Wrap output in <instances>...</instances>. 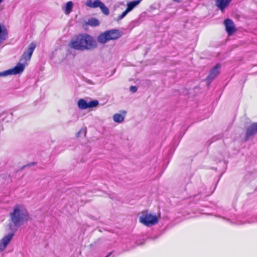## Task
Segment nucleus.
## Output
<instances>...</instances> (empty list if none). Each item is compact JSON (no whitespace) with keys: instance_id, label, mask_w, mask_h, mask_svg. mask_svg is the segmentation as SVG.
<instances>
[{"instance_id":"f257e3e1","label":"nucleus","mask_w":257,"mask_h":257,"mask_svg":"<svg viewBox=\"0 0 257 257\" xmlns=\"http://www.w3.org/2000/svg\"><path fill=\"white\" fill-rule=\"evenodd\" d=\"M69 47L71 49L80 51H89L96 49L98 44L92 36L86 34H79L70 42Z\"/></svg>"},{"instance_id":"f03ea898","label":"nucleus","mask_w":257,"mask_h":257,"mask_svg":"<svg viewBox=\"0 0 257 257\" xmlns=\"http://www.w3.org/2000/svg\"><path fill=\"white\" fill-rule=\"evenodd\" d=\"M12 222L16 227H20L29 219V214L26 209L22 205H16L10 213Z\"/></svg>"},{"instance_id":"7ed1b4c3","label":"nucleus","mask_w":257,"mask_h":257,"mask_svg":"<svg viewBox=\"0 0 257 257\" xmlns=\"http://www.w3.org/2000/svg\"><path fill=\"white\" fill-rule=\"evenodd\" d=\"M139 220L140 222L147 226L155 225L158 222L156 215H153L145 212L143 213L142 215L140 217Z\"/></svg>"},{"instance_id":"20e7f679","label":"nucleus","mask_w":257,"mask_h":257,"mask_svg":"<svg viewBox=\"0 0 257 257\" xmlns=\"http://www.w3.org/2000/svg\"><path fill=\"white\" fill-rule=\"evenodd\" d=\"M85 5L91 8H99L102 12L105 15L109 14V9L100 0H95L93 2L91 0H87Z\"/></svg>"},{"instance_id":"39448f33","label":"nucleus","mask_w":257,"mask_h":257,"mask_svg":"<svg viewBox=\"0 0 257 257\" xmlns=\"http://www.w3.org/2000/svg\"><path fill=\"white\" fill-rule=\"evenodd\" d=\"M24 64L19 63L14 68L1 72L0 77H5L10 75L17 74L22 73L24 69Z\"/></svg>"},{"instance_id":"423d86ee","label":"nucleus","mask_w":257,"mask_h":257,"mask_svg":"<svg viewBox=\"0 0 257 257\" xmlns=\"http://www.w3.org/2000/svg\"><path fill=\"white\" fill-rule=\"evenodd\" d=\"M220 64H217L210 71V74L206 78L207 85H209L219 73Z\"/></svg>"},{"instance_id":"0eeeda50","label":"nucleus","mask_w":257,"mask_h":257,"mask_svg":"<svg viewBox=\"0 0 257 257\" xmlns=\"http://www.w3.org/2000/svg\"><path fill=\"white\" fill-rule=\"evenodd\" d=\"M36 47V45L35 43H31L28 48V51L25 52L23 54L20 61L24 63L27 60H30Z\"/></svg>"},{"instance_id":"6e6552de","label":"nucleus","mask_w":257,"mask_h":257,"mask_svg":"<svg viewBox=\"0 0 257 257\" xmlns=\"http://www.w3.org/2000/svg\"><path fill=\"white\" fill-rule=\"evenodd\" d=\"M257 134V122H253L248 126L245 130V141Z\"/></svg>"},{"instance_id":"1a4fd4ad","label":"nucleus","mask_w":257,"mask_h":257,"mask_svg":"<svg viewBox=\"0 0 257 257\" xmlns=\"http://www.w3.org/2000/svg\"><path fill=\"white\" fill-rule=\"evenodd\" d=\"M14 235V233H9L0 240V252L5 249L7 245L11 242Z\"/></svg>"},{"instance_id":"9d476101","label":"nucleus","mask_w":257,"mask_h":257,"mask_svg":"<svg viewBox=\"0 0 257 257\" xmlns=\"http://www.w3.org/2000/svg\"><path fill=\"white\" fill-rule=\"evenodd\" d=\"M224 24L225 26V30L229 35H232L235 31V26L233 22L227 19L224 20Z\"/></svg>"},{"instance_id":"9b49d317","label":"nucleus","mask_w":257,"mask_h":257,"mask_svg":"<svg viewBox=\"0 0 257 257\" xmlns=\"http://www.w3.org/2000/svg\"><path fill=\"white\" fill-rule=\"evenodd\" d=\"M232 0H216V6L222 12L227 8Z\"/></svg>"},{"instance_id":"f8f14e48","label":"nucleus","mask_w":257,"mask_h":257,"mask_svg":"<svg viewBox=\"0 0 257 257\" xmlns=\"http://www.w3.org/2000/svg\"><path fill=\"white\" fill-rule=\"evenodd\" d=\"M109 41L111 40H116L119 38L121 35L119 30L116 29H112L105 31Z\"/></svg>"},{"instance_id":"ddd939ff","label":"nucleus","mask_w":257,"mask_h":257,"mask_svg":"<svg viewBox=\"0 0 257 257\" xmlns=\"http://www.w3.org/2000/svg\"><path fill=\"white\" fill-rule=\"evenodd\" d=\"M8 35V31L6 27L0 25V44L7 39Z\"/></svg>"},{"instance_id":"4468645a","label":"nucleus","mask_w":257,"mask_h":257,"mask_svg":"<svg viewBox=\"0 0 257 257\" xmlns=\"http://www.w3.org/2000/svg\"><path fill=\"white\" fill-rule=\"evenodd\" d=\"M96 41L97 42H98L102 44H104L108 41H109L108 38L107 37L105 31L98 35V36L97 38Z\"/></svg>"},{"instance_id":"2eb2a0df","label":"nucleus","mask_w":257,"mask_h":257,"mask_svg":"<svg viewBox=\"0 0 257 257\" xmlns=\"http://www.w3.org/2000/svg\"><path fill=\"white\" fill-rule=\"evenodd\" d=\"M142 0H137L133 2H131L127 3L126 10L130 12L132 11L136 7L139 5L141 2Z\"/></svg>"},{"instance_id":"dca6fc26","label":"nucleus","mask_w":257,"mask_h":257,"mask_svg":"<svg viewBox=\"0 0 257 257\" xmlns=\"http://www.w3.org/2000/svg\"><path fill=\"white\" fill-rule=\"evenodd\" d=\"M78 106L81 109L88 108V102L83 99H80L78 101Z\"/></svg>"},{"instance_id":"f3484780","label":"nucleus","mask_w":257,"mask_h":257,"mask_svg":"<svg viewBox=\"0 0 257 257\" xmlns=\"http://www.w3.org/2000/svg\"><path fill=\"white\" fill-rule=\"evenodd\" d=\"M113 120L115 122L120 123L124 120V117L119 113L115 114L113 116Z\"/></svg>"},{"instance_id":"a211bd4d","label":"nucleus","mask_w":257,"mask_h":257,"mask_svg":"<svg viewBox=\"0 0 257 257\" xmlns=\"http://www.w3.org/2000/svg\"><path fill=\"white\" fill-rule=\"evenodd\" d=\"M87 24L92 27L97 26L99 25V22L96 19L92 18L88 20Z\"/></svg>"},{"instance_id":"6ab92c4d","label":"nucleus","mask_w":257,"mask_h":257,"mask_svg":"<svg viewBox=\"0 0 257 257\" xmlns=\"http://www.w3.org/2000/svg\"><path fill=\"white\" fill-rule=\"evenodd\" d=\"M73 4L72 2L70 1L66 3L65 7V13L69 14L72 9Z\"/></svg>"},{"instance_id":"aec40b11","label":"nucleus","mask_w":257,"mask_h":257,"mask_svg":"<svg viewBox=\"0 0 257 257\" xmlns=\"http://www.w3.org/2000/svg\"><path fill=\"white\" fill-rule=\"evenodd\" d=\"M99 104L98 100H94L88 102V108H93L97 106Z\"/></svg>"},{"instance_id":"412c9836","label":"nucleus","mask_w":257,"mask_h":257,"mask_svg":"<svg viewBox=\"0 0 257 257\" xmlns=\"http://www.w3.org/2000/svg\"><path fill=\"white\" fill-rule=\"evenodd\" d=\"M128 13L129 12L126 10H125L120 15L118 16L115 19V20L117 22L119 21L120 20H122L123 18H124Z\"/></svg>"},{"instance_id":"4be33fe9","label":"nucleus","mask_w":257,"mask_h":257,"mask_svg":"<svg viewBox=\"0 0 257 257\" xmlns=\"http://www.w3.org/2000/svg\"><path fill=\"white\" fill-rule=\"evenodd\" d=\"M141 22L140 21V19H138L137 20H136L131 23V26H132L133 28L141 24Z\"/></svg>"},{"instance_id":"5701e85b","label":"nucleus","mask_w":257,"mask_h":257,"mask_svg":"<svg viewBox=\"0 0 257 257\" xmlns=\"http://www.w3.org/2000/svg\"><path fill=\"white\" fill-rule=\"evenodd\" d=\"M82 133H84L85 135L86 134V130H84L83 128H81L79 130V131L76 134V137L78 138V137H79L80 135Z\"/></svg>"},{"instance_id":"b1692460","label":"nucleus","mask_w":257,"mask_h":257,"mask_svg":"<svg viewBox=\"0 0 257 257\" xmlns=\"http://www.w3.org/2000/svg\"><path fill=\"white\" fill-rule=\"evenodd\" d=\"M130 90L131 92L135 93L137 91L138 88L135 86H131L130 88Z\"/></svg>"},{"instance_id":"393cba45","label":"nucleus","mask_w":257,"mask_h":257,"mask_svg":"<svg viewBox=\"0 0 257 257\" xmlns=\"http://www.w3.org/2000/svg\"><path fill=\"white\" fill-rule=\"evenodd\" d=\"M35 164H36V163L33 162V163H31V164H29L28 165V166H34V165H35Z\"/></svg>"},{"instance_id":"a878e982","label":"nucleus","mask_w":257,"mask_h":257,"mask_svg":"<svg viewBox=\"0 0 257 257\" xmlns=\"http://www.w3.org/2000/svg\"><path fill=\"white\" fill-rule=\"evenodd\" d=\"M174 2H179L180 0H173Z\"/></svg>"},{"instance_id":"bb28decb","label":"nucleus","mask_w":257,"mask_h":257,"mask_svg":"<svg viewBox=\"0 0 257 257\" xmlns=\"http://www.w3.org/2000/svg\"><path fill=\"white\" fill-rule=\"evenodd\" d=\"M3 1V0H0V3H1Z\"/></svg>"}]
</instances>
